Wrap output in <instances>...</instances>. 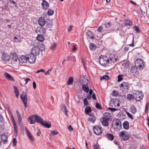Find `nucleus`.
Instances as JSON below:
<instances>
[{"label": "nucleus", "mask_w": 149, "mask_h": 149, "mask_svg": "<svg viewBox=\"0 0 149 149\" xmlns=\"http://www.w3.org/2000/svg\"><path fill=\"white\" fill-rule=\"evenodd\" d=\"M100 63L104 67L109 66V60L108 57L106 56L101 55L99 59Z\"/></svg>", "instance_id": "obj_1"}, {"label": "nucleus", "mask_w": 149, "mask_h": 149, "mask_svg": "<svg viewBox=\"0 0 149 149\" xmlns=\"http://www.w3.org/2000/svg\"><path fill=\"white\" fill-rule=\"evenodd\" d=\"M134 97L132 94H128L127 95V100H133L134 99Z\"/></svg>", "instance_id": "obj_38"}, {"label": "nucleus", "mask_w": 149, "mask_h": 149, "mask_svg": "<svg viewBox=\"0 0 149 149\" xmlns=\"http://www.w3.org/2000/svg\"><path fill=\"white\" fill-rule=\"evenodd\" d=\"M130 112L133 114H135L137 112V109L134 105L131 106L130 108Z\"/></svg>", "instance_id": "obj_22"}, {"label": "nucleus", "mask_w": 149, "mask_h": 149, "mask_svg": "<svg viewBox=\"0 0 149 149\" xmlns=\"http://www.w3.org/2000/svg\"><path fill=\"white\" fill-rule=\"evenodd\" d=\"M110 77L107 75H104L102 77L100 78V79L102 80V79H105L106 80L109 79Z\"/></svg>", "instance_id": "obj_45"}, {"label": "nucleus", "mask_w": 149, "mask_h": 149, "mask_svg": "<svg viewBox=\"0 0 149 149\" xmlns=\"http://www.w3.org/2000/svg\"><path fill=\"white\" fill-rule=\"evenodd\" d=\"M40 49L38 47L34 46L32 48L31 53L35 56H37L40 53Z\"/></svg>", "instance_id": "obj_8"}, {"label": "nucleus", "mask_w": 149, "mask_h": 149, "mask_svg": "<svg viewBox=\"0 0 149 149\" xmlns=\"http://www.w3.org/2000/svg\"><path fill=\"white\" fill-rule=\"evenodd\" d=\"M126 113L128 116L131 119L133 120L134 119V118L132 116L129 112H126Z\"/></svg>", "instance_id": "obj_49"}, {"label": "nucleus", "mask_w": 149, "mask_h": 149, "mask_svg": "<svg viewBox=\"0 0 149 149\" xmlns=\"http://www.w3.org/2000/svg\"><path fill=\"white\" fill-rule=\"evenodd\" d=\"M119 136L121 139L123 141H127L129 139L130 135L126 131H122L120 133Z\"/></svg>", "instance_id": "obj_2"}, {"label": "nucleus", "mask_w": 149, "mask_h": 149, "mask_svg": "<svg viewBox=\"0 0 149 149\" xmlns=\"http://www.w3.org/2000/svg\"><path fill=\"white\" fill-rule=\"evenodd\" d=\"M14 40H15V42H20V41L19 39L16 37H14Z\"/></svg>", "instance_id": "obj_60"}, {"label": "nucleus", "mask_w": 149, "mask_h": 149, "mask_svg": "<svg viewBox=\"0 0 149 149\" xmlns=\"http://www.w3.org/2000/svg\"><path fill=\"white\" fill-rule=\"evenodd\" d=\"M107 138L109 140L112 141L114 139V136L113 135L111 134H107L106 135Z\"/></svg>", "instance_id": "obj_33"}, {"label": "nucleus", "mask_w": 149, "mask_h": 149, "mask_svg": "<svg viewBox=\"0 0 149 149\" xmlns=\"http://www.w3.org/2000/svg\"><path fill=\"white\" fill-rule=\"evenodd\" d=\"M124 24L125 26H131L132 25V22L130 19H126L125 21Z\"/></svg>", "instance_id": "obj_30"}, {"label": "nucleus", "mask_w": 149, "mask_h": 149, "mask_svg": "<svg viewBox=\"0 0 149 149\" xmlns=\"http://www.w3.org/2000/svg\"><path fill=\"white\" fill-rule=\"evenodd\" d=\"M111 117V114L109 112L105 113L103 115V118H105L109 120H110V118Z\"/></svg>", "instance_id": "obj_28"}, {"label": "nucleus", "mask_w": 149, "mask_h": 149, "mask_svg": "<svg viewBox=\"0 0 149 149\" xmlns=\"http://www.w3.org/2000/svg\"><path fill=\"white\" fill-rule=\"evenodd\" d=\"M36 122H37L38 123L41 124L43 122V119L42 118L39 116H38L36 115Z\"/></svg>", "instance_id": "obj_25"}, {"label": "nucleus", "mask_w": 149, "mask_h": 149, "mask_svg": "<svg viewBox=\"0 0 149 149\" xmlns=\"http://www.w3.org/2000/svg\"><path fill=\"white\" fill-rule=\"evenodd\" d=\"M41 5L44 10H47L49 6V4L48 2L45 0H43L41 3Z\"/></svg>", "instance_id": "obj_14"}, {"label": "nucleus", "mask_w": 149, "mask_h": 149, "mask_svg": "<svg viewBox=\"0 0 149 149\" xmlns=\"http://www.w3.org/2000/svg\"><path fill=\"white\" fill-rule=\"evenodd\" d=\"M27 61L31 63H33L36 60L35 56L31 53L27 55L26 56Z\"/></svg>", "instance_id": "obj_7"}, {"label": "nucleus", "mask_w": 149, "mask_h": 149, "mask_svg": "<svg viewBox=\"0 0 149 149\" xmlns=\"http://www.w3.org/2000/svg\"><path fill=\"white\" fill-rule=\"evenodd\" d=\"M84 105L87 106L88 103V102L86 98L84 99Z\"/></svg>", "instance_id": "obj_61"}, {"label": "nucleus", "mask_w": 149, "mask_h": 149, "mask_svg": "<svg viewBox=\"0 0 149 149\" xmlns=\"http://www.w3.org/2000/svg\"><path fill=\"white\" fill-rule=\"evenodd\" d=\"M42 126L49 128L51 127V125L50 122L47 123L45 121L43 122L41 124Z\"/></svg>", "instance_id": "obj_23"}, {"label": "nucleus", "mask_w": 149, "mask_h": 149, "mask_svg": "<svg viewBox=\"0 0 149 149\" xmlns=\"http://www.w3.org/2000/svg\"><path fill=\"white\" fill-rule=\"evenodd\" d=\"M120 87L122 89L128 90L129 88V84L125 82H123L120 85Z\"/></svg>", "instance_id": "obj_13"}, {"label": "nucleus", "mask_w": 149, "mask_h": 149, "mask_svg": "<svg viewBox=\"0 0 149 149\" xmlns=\"http://www.w3.org/2000/svg\"><path fill=\"white\" fill-rule=\"evenodd\" d=\"M77 49V48L76 47V46H75V45H73V48L72 49V50L74 52H75L76 51Z\"/></svg>", "instance_id": "obj_64"}, {"label": "nucleus", "mask_w": 149, "mask_h": 149, "mask_svg": "<svg viewBox=\"0 0 149 149\" xmlns=\"http://www.w3.org/2000/svg\"><path fill=\"white\" fill-rule=\"evenodd\" d=\"M95 107L96 108L100 109H102L101 106L99 104V103H97L95 105Z\"/></svg>", "instance_id": "obj_54"}, {"label": "nucleus", "mask_w": 149, "mask_h": 149, "mask_svg": "<svg viewBox=\"0 0 149 149\" xmlns=\"http://www.w3.org/2000/svg\"><path fill=\"white\" fill-rule=\"evenodd\" d=\"M118 82H120V81H121L123 79L122 76L121 75H118Z\"/></svg>", "instance_id": "obj_51"}, {"label": "nucleus", "mask_w": 149, "mask_h": 149, "mask_svg": "<svg viewBox=\"0 0 149 149\" xmlns=\"http://www.w3.org/2000/svg\"><path fill=\"white\" fill-rule=\"evenodd\" d=\"M94 149H100L98 144H95L94 146Z\"/></svg>", "instance_id": "obj_58"}, {"label": "nucleus", "mask_w": 149, "mask_h": 149, "mask_svg": "<svg viewBox=\"0 0 149 149\" xmlns=\"http://www.w3.org/2000/svg\"><path fill=\"white\" fill-rule=\"evenodd\" d=\"M123 128L125 130L129 129V123L127 121H125L123 124Z\"/></svg>", "instance_id": "obj_31"}, {"label": "nucleus", "mask_w": 149, "mask_h": 149, "mask_svg": "<svg viewBox=\"0 0 149 149\" xmlns=\"http://www.w3.org/2000/svg\"><path fill=\"white\" fill-rule=\"evenodd\" d=\"M112 95L113 96H117L118 95V92L117 91H114L113 92Z\"/></svg>", "instance_id": "obj_50"}, {"label": "nucleus", "mask_w": 149, "mask_h": 149, "mask_svg": "<svg viewBox=\"0 0 149 149\" xmlns=\"http://www.w3.org/2000/svg\"><path fill=\"white\" fill-rule=\"evenodd\" d=\"M105 26L107 28H109L111 26V24L109 22H107L105 23L104 24Z\"/></svg>", "instance_id": "obj_55"}, {"label": "nucleus", "mask_w": 149, "mask_h": 149, "mask_svg": "<svg viewBox=\"0 0 149 149\" xmlns=\"http://www.w3.org/2000/svg\"><path fill=\"white\" fill-rule=\"evenodd\" d=\"M1 58L4 61L7 62L10 61V56L7 53L4 52L2 55Z\"/></svg>", "instance_id": "obj_10"}, {"label": "nucleus", "mask_w": 149, "mask_h": 149, "mask_svg": "<svg viewBox=\"0 0 149 149\" xmlns=\"http://www.w3.org/2000/svg\"><path fill=\"white\" fill-rule=\"evenodd\" d=\"M54 13V11L53 10L51 9H49L47 11V14L49 15H52Z\"/></svg>", "instance_id": "obj_44"}, {"label": "nucleus", "mask_w": 149, "mask_h": 149, "mask_svg": "<svg viewBox=\"0 0 149 149\" xmlns=\"http://www.w3.org/2000/svg\"><path fill=\"white\" fill-rule=\"evenodd\" d=\"M93 132L97 135H100L102 132V127L98 125H96L93 127Z\"/></svg>", "instance_id": "obj_4"}, {"label": "nucleus", "mask_w": 149, "mask_h": 149, "mask_svg": "<svg viewBox=\"0 0 149 149\" xmlns=\"http://www.w3.org/2000/svg\"><path fill=\"white\" fill-rule=\"evenodd\" d=\"M96 45L93 43H92L91 44L90 46V49L91 50H94L96 47Z\"/></svg>", "instance_id": "obj_47"}, {"label": "nucleus", "mask_w": 149, "mask_h": 149, "mask_svg": "<svg viewBox=\"0 0 149 149\" xmlns=\"http://www.w3.org/2000/svg\"><path fill=\"white\" fill-rule=\"evenodd\" d=\"M102 125L104 126H107L109 124L108 122L109 120L105 118H102L100 119Z\"/></svg>", "instance_id": "obj_15"}, {"label": "nucleus", "mask_w": 149, "mask_h": 149, "mask_svg": "<svg viewBox=\"0 0 149 149\" xmlns=\"http://www.w3.org/2000/svg\"><path fill=\"white\" fill-rule=\"evenodd\" d=\"M121 124L120 121L118 119H117L113 120L112 125L114 129L116 130L117 131H118L121 129Z\"/></svg>", "instance_id": "obj_3"}, {"label": "nucleus", "mask_w": 149, "mask_h": 149, "mask_svg": "<svg viewBox=\"0 0 149 149\" xmlns=\"http://www.w3.org/2000/svg\"><path fill=\"white\" fill-rule=\"evenodd\" d=\"M43 35L38 34L36 37L37 40L41 42H43L45 39L43 37Z\"/></svg>", "instance_id": "obj_29"}, {"label": "nucleus", "mask_w": 149, "mask_h": 149, "mask_svg": "<svg viewBox=\"0 0 149 149\" xmlns=\"http://www.w3.org/2000/svg\"><path fill=\"white\" fill-rule=\"evenodd\" d=\"M86 35L88 38L92 39L94 38V35L91 31H88Z\"/></svg>", "instance_id": "obj_27"}, {"label": "nucleus", "mask_w": 149, "mask_h": 149, "mask_svg": "<svg viewBox=\"0 0 149 149\" xmlns=\"http://www.w3.org/2000/svg\"><path fill=\"white\" fill-rule=\"evenodd\" d=\"M11 54L12 57L13 59L15 61H17L18 58L17 54L14 52H13L12 53H11Z\"/></svg>", "instance_id": "obj_32"}, {"label": "nucleus", "mask_w": 149, "mask_h": 149, "mask_svg": "<svg viewBox=\"0 0 149 149\" xmlns=\"http://www.w3.org/2000/svg\"><path fill=\"white\" fill-rule=\"evenodd\" d=\"M13 145L15 146L17 145V140L16 138H14L13 139Z\"/></svg>", "instance_id": "obj_57"}, {"label": "nucleus", "mask_w": 149, "mask_h": 149, "mask_svg": "<svg viewBox=\"0 0 149 149\" xmlns=\"http://www.w3.org/2000/svg\"><path fill=\"white\" fill-rule=\"evenodd\" d=\"M133 29L136 32H138L140 31L139 28L137 26H135L133 27Z\"/></svg>", "instance_id": "obj_52"}, {"label": "nucleus", "mask_w": 149, "mask_h": 149, "mask_svg": "<svg viewBox=\"0 0 149 149\" xmlns=\"http://www.w3.org/2000/svg\"><path fill=\"white\" fill-rule=\"evenodd\" d=\"M97 31L98 32L100 33H102L104 32V29L103 28L102 26H100L97 28Z\"/></svg>", "instance_id": "obj_39"}, {"label": "nucleus", "mask_w": 149, "mask_h": 149, "mask_svg": "<svg viewBox=\"0 0 149 149\" xmlns=\"http://www.w3.org/2000/svg\"><path fill=\"white\" fill-rule=\"evenodd\" d=\"M40 51H43L45 49V46L44 45H41L40 46Z\"/></svg>", "instance_id": "obj_56"}, {"label": "nucleus", "mask_w": 149, "mask_h": 149, "mask_svg": "<svg viewBox=\"0 0 149 149\" xmlns=\"http://www.w3.org/2000/svg\"><path fill=\"white\" fill-rule=\"evenodd\" d=\"M52 22L50 20H49L48 22H47L46 25H47L48 28L51 27L52 25Z\"/></svg>", "instance_id": "obj_43"}, {"label": "nucleus", "mask_w": 149, "mask_h": 149, "mask_svg": "<svg viewBox=\"0 0 149 149\" xmlns=\"http://www.w3.org/2000/svg\"><path fill=\"white\" fill-rule=\"evenodd\" d=\"M25 129L29 139L31 141H34V139L33 136L31 135V134L26 127H25Z\"/></svg>", "instance_id": "obj_19"}, {"label": "nucleus", "mask_w": 149, "mask_h": 149, "mask_svg": "<svg viewBox=\"0 0 149 149\" xmlns=\"http://www.w3.org/2000/svg\"><path fill=\"white\" fill-rule=\"evenodd\" d=\"M5 76L10 80L13 81L14 79L10 75L7 73H5L4 74Z\"/></svg>", "instance_id": "obj_35"}, {"label": "nucleus", "mask_w": 149, "mask_h": 149, "mask_svg": "<svg viewBox=\"0 0 149 149\" xmlns=\"http://www.w3.org/2000/svg\"><path fill=\"white\" fill-rule=\"evenodd\" d=\"M56 44L55 43L52 44L51 45V49L52 50H53L56 47Z\"/></svg>", "instance_id": "obj_53"}, {"label": "nucleus", "mask_w": 149, "mask_h": 149, "mask_svg": "<svg viewBox=\"0 0 149 149\" xmlns=\"http://www.w3.org/2000/svg\"><path fill=\"white\" fill-rule=\"evenodd\" d=\"M135 64L137 68L139 69H141L143 68L144 63L142 60L138 59L136 61Z\"/></svg>", "instance_id": "obj_5"}, {"label": "nucleus", "mask_w": 149, "mask_h": 149, "mask_svg": "<svg viewBox=\"0 0 149 149\" xmlns=\"http://www.w3.org/2000/svg\"><path fill=\"white\" fill-rule=\"evenodd\" d=\"M130 63L129 61H125L122 63V66L126 68H129V66Z\"/></svg>", "instance_id": "obj_37"}, {"label": "nucleus", "mask_w": 149, "mask_h": 149, "mask_svg": "<svg viewBox=\"0 0 149 149\" xmlns=\"http://www.w3.org/2000/svg\"><path fill=\"white\" fill-rule=\"evenodd\" d=\"M14 132L15 134V135L16 134L17 135V125H16V124H14Z\"/></svg>", "instance_id": "obj_46"}, {"label": "nucleus", "mask_w": 149, "mask_h": 149, "mask_svg": "<svg viewBox=\"0 0 149 149\" xmlns=\"http://www.w3.org/2000/svg\"><path fill=\"white\" fill-rule=\"evenodd\" d=\"M7 137L5 134H2L1 135V139L2 141L6 142L7 140Z\"/></svg>", "instance_id": "obj_34"}, {"label": "nucleus", "mask_w": 149, "mask_h": 149, "mask_svg": "<svg viewBox=\"0 0 149 149\" xmlns=\"http://www.w3.org/2000/svg\"><path fill=\"white\" fill-rule=\"evenodd\" d=\"M4 120V119L3 116L1 114H0V121L3 122Z\"/></svg>", "instance_id": "obj_63"}, {"label": "nucleus", "mask_w": 149, "mask_h": 149, "mask_svg": "<svg viewBox=\"0 0 149 149\" xmlns=\"http://www.w3.org/2000/svg\"><path fill=\"white\" fill-rule=\"evenodd\" d=\"M14 87L15 89V96L17 98H18L19 95V92L16 87H15V86H14Z\"/></svg>", "instance_id": "obj_40"}, {"label": "nucleus", "mask_w": 149, "mask_h": 149, "mask_svg": "<svg viewBox=\"0 0 149 149\" xmlns=\"http://www.w3.org/2000/svg\"><path fill=\"white\" fill-rule=\"evenodd\" d=\"M19 62L22 63H26L27 61L26 56L24 55L22 56L19 57Z\"/></svg>", "instance_id": "obj_18"}, {"label": "nucleus", "mask_w": 149, "mask_h": 149, "mask_svg": "<svg viewBox=\"0 0 149 149\" xmlns=\"http://www.w3.org/2000/svg\"><path fill=\"white\" fill-rule=\"evenodd\" d=\"M62 107H63V109H62V110L63 111V109H64L65 114L66 116H68V111L67 110V109L66 108V107L65 105H62Z\"/></svg>", "instance_id": "obj_41"}, {"label": "nucleus", "mask_w": 149, "mask_h": 149, "mask_svg": "<svg viewBox=\"0 0 149 149\" xmlns=\"http://www.w3.org/2000/svg\"><path fill=\"white\" fill-rule=\"evenodd\" d=\"M20 97L21 100L23 102L24 106L26 107H27V97L26 93L23 92L20 95Z\"/></svg>", "instance_id": "obj_6"}, {"label": "nucleus", "mask_w": 149, "mask_h": 149, "mask_svg": "<svg viewBox=\"0 0 149 149\" xmlns=\"http://www.w3.org/2000/svg\"><path fill=\"white\" fill-rule=\"evenodd\" d=\"M38 22L39 24L41 26H43L45 24V22L44 18L42 17H39Z\"/></svg>", "instance_id": "obj_20"}, {"label": "nucleus", "mask_w": 149, "mask_h": 149, "mask_svg": "<svg viewBox=\"0 0 149 149\" xmlns=\"http://www.w3.org/2000/svg\"><path fill=\"white\" fill-rule=\"evenodd\" d=\"M91 111V107H88L85 109V111L86 113L88 114V113Z\"/></svg>", "instance_id": "obj_42"}, {"label": "nucleus", "mask_w": 149, "mask_h": 149, "mask_svg": "<svg viewBox=\"0 0 149 149\" xmlns=\"http://www.w3.org/2000/svg\"><path fill=\"white\" fill-rule=\"evenodd\" d=\"M82 90L86 93H88L89 92V89L88 84H82Z\"/></svg>", "instance_id": "obj_21"}, {"label": "nucleus", "mask_w": 149, "mask_h": 149, "mask_svg": "<svg viewBox=\"0 0 149 149\" xmlns=\"http://www.w3.org/2000/svg\"><path fill=\"white\" fill-rule=\"evenodd\" d=\"M130 72L136 74L138 73V70L136 67L134 66H132L130 70Z\"/></svg>", "instance_id": "obj_24"}, {"label": "nucleus", "mask_w": 149, "mask_h": 149, "mask_svg": "<svg viewBox=\"0 0 149 149\" xmlns=\"http://www.w3.org/2000/svg\"><path fill=\"white\" fill-rule=\"evenodd\" d=\"M143 96V93L141 92H137L134 96V98L136 101H139L142 99Z\"/></svg>", "instance_id": "obj_11"}, {"label": "nucleus", "mask_w": 149, "mask_h": 149, "mask_svg": "<svg viewBox=\"0 0 149 149\" xmlns=\"http://www.w3.org/2000/svg\"><path fill=\"white\" fill-rule=\"evenodd\" d=\"M109 58L111 62L113 63L116 62L118 60V57L115 54H110Z\"/></svg>", "instance_id": "obj_12"}, {"label": "nucleus", "mask_w": 149, "mask_h": 149, "mask_svg": "<svg viewBox=\"0 0 149 149\" xmlns=\"http://www.w3.org/2000/svg\"><path fill=\"white\" fill-rule=\"evenodd\" d=\"M89 115L91 116V117L88 118L89 120L91 123H94L96 120L95 117L94 116L93 113Z\"/></svg>", "instance_id": "obj_26"}, {"label": "nucleus", "mask_w": 149, "mask_h": 149, "mask_svg": "<svg viewBox=\"0 0 149 149\" xmlns=\"http://www.w3.org/2000/svg\"><path fill=\"white\" fill-rule=\"evenodd\" d=\"M80 82L82 84H88V81L86 76L85 75L80 80Z\"/></svg>", "instance_id": "obj_16"}, {"label": "nucleus", "mask_w": 149, "mask_h": 149, "mask_svg": "<svg viewBox=\"0 0 149 149\" xmlns=\"http://www.w3.org/2000/svg\"><path fill=\"white\" fill-rule=\"evenodd\" d=\"M108 109L112 111H115L117 110L116 109L111 107H109Z\"/></svg>", "instance_id": "obj_59"}, {"label": "nucleus", "mask_w": 149, "mask_h": 149, "mask_svg": "<svg viewBox=\"0 0 149 149\" xmlns=\"http://www.w3.org/2000/svg\"><path fill=\"white\" fill-rule=\"evenodd\" d=\"M36 115L31 116L30 118H28V121H29L30 124H34L36 122Z\"/></svg>", "instance_id": "obj_17"}, {"label": "nucleus", "mask_w": 149, "mask_h": 149, "mask_svg": "<svg viewBox=\"0 0 149 149\" xmlns=\"http://www.w3.org/2000/svg\"><path fill=\"white\" fill-rule=\"evenodd\" d=\"M51 133L52 134L56 135L58 133V132L55 131H52L51 132Z\"/></svg>", "instance_id": "obj_62"}, {"label": "nucleus", "mask_w": 149, "mask_h": 149, "mask_svg": "<svg viewBox=\"0 0 149 149\" xmlns=\"http://www.w3.org/2000/svg\"><path fill=\"white\" fill-rule=\"evenodd\" d=\"M36 32L38 33V34H39L42 35H45L46 34V30L43 27L37 28Z\"/></svg>", "instance_id": "obj_9"}, {"label": "nucleus", "mask_w": 149, "mask_h": 149, "mask_svg": "<svg viewBox=\"0 0 149 149\" xmlns=\"http://www.w3.org/2000/svg\"><path fill=\"white\" fill-rule=\"evenodd\" d=\"M149 108V103H148L146 104L145 108V112L146 113H148V112Z\"/></svg>", "instance_id": "obj_48"}, {"label": "nucleus", "mask_w": 149, "mask_h": 149, "mask_svg": "<svg viewBox=\"0 0 149 149\" xmlns=\"http://www.w3.org/2000/svg\"><path fill=\"white\" fill-rule=\"evenodd\" d=\"M73 82V78L72 77H70L69 78L68 81L67 82V84L68 85H72Z\"/></svg>", "instance_id": "obj_36"}]
</instances>
